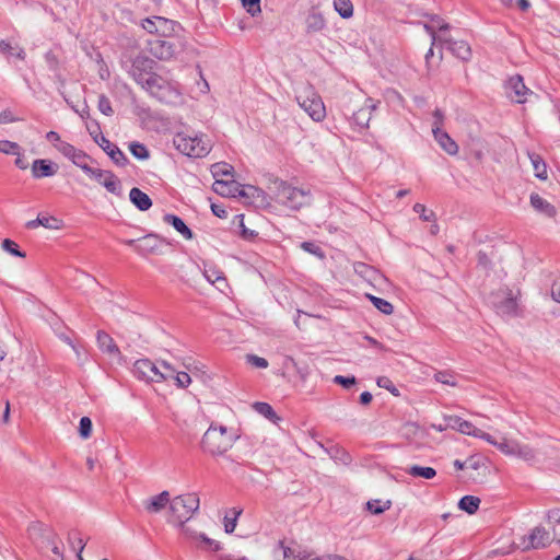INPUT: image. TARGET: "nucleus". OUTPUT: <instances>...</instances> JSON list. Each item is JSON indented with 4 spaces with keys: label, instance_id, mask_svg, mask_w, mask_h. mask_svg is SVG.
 <instances>
[{
    "label": "nucleus",
    "instance_id": "obj_1",
    "mask_svg": "<svg viewBox=\"0 0 560 560\" xmlns=\"http://www.w3.org/2000/svg\"><path fill=\"white\" fill-rule=\"evenodd\" d=\"M447 427L463 434L479 438L495 446L501 453L508 456H515L524 460H533L534 451L525 444H521L516 440L503 438L501 441L495 440L492 435L476 428L471 422L462 419L458 416H448L445 418Z\"/></svg>",
    "mask_w": 560,
    "mask_h": 560
},
{
    "label": "nucleus",
    "instance_id": "obj_2",
    "mask_svg": "<svg viewBox=\"0 0 560 560\" xmlns=\"http://www.w3.org/2000/svg\"><path fill=\"white\" fill-rule=\"evenodd\" d=\"M235 441L236 436L226 427L211 423L202 436L201 446L212 456H222L232 448Z\"/></svg>",
    "mask_w": 560,
    "mask_h": 560
},
{
    "label": "nucleus",
    "instance_id": "obj_3",
    "mask_svg": "<svg viewBox=\"0 0 560 560\" xmlns=\"http://www.w3.org/2000/svg\"><path fill=\"white\" fill-rule=\"evenodd\" d=\"M273 189L276 201L291 210H299L311 202L310 190L294 187L284 180H275Z\"/></svg>",
    "mask_w": 560,
    "mask_h": 560
},
{
    "label": "nucleus",
    "instance_id": "obj_4",
    "mask_svg": "<svg viewBox=\"0 0 560 560\" xmlns=\"http://www.w3.org/2000/svg\"><path fill=\"white\" fill-rule=\"evenodd\" d=\"M199 497L197 493H186L175 497L170 502L168 522L174 526L187 523L199 510Z\"/></svg>",
    "mask_w": 560,
    "mask_h": 560
},
{
    "label": "nucleus",
    "instance_id": "obj_5",
    "mask_svg": "<svg viewBox=\"0 0 560 560\" xmlns=\"http://www.w3.org/2000/svg\"><path fill=\"white\" fill-rule=\"evenodd\" d=\"M296 102L300 107L316 122L326 117V107L320 95L311 84H304L296 92Z\"/></svg>",
    "mask_w": 560,
    "mask_h": 560
},
{
    "label": "nucleus",
    "instance_id": "obj_6",
    "mask_svg": "<svg viewBox=\"0 0 560 560\" xmlns=\"http://www.w3.org/2000/svg\"><path fill=\"white\" fill-rule=\"evenodd\" d=\"M173 143L179 152L190 158H203L211 151V142L203 135L178 132Z\"/></svg>",
    "mask_w": 560,
    "mask_h": 560
},
{
    "label": "nucleus",
    "instance_id": "obj_7",
    "mask_svg": "<svg viewBox=\"0 0 560 560\" xmlns=\"http://www.w3.org/2000/svg\"><path fill=\"white\" fill-rule=\"evenodd\" d=\"M142 88L152 96L165 103L176 102L180 94L177 83L167 81L156 73L149 75Z\"/></svg>",
    "mask_w": 560,
    "mask_h": 560
},
{
    "label": "nucleus",
    "instance_id": "obj_8",
    "mask_svg": "<svg viewBox=\"0 0 560 560\" xmlns=\"http://www.w3.org/2000/svg\"><path fill=\"white\" fill-rule=\"evenodd\" d=\"M518 296L520 291L514 292L508 288H502L490 295V304L501 316H516L518 315Z\"/></svg>",
    "mask_w": 560,
    "mask_h": 560
},
{
    "label": "nucleus",
    "instance_id": "obj_9",
    "mask_svg": "<svg viewBox=\"0 0 560 560\" xmlns=\"http://www.w3.org/2000/svg\"><path fill=\"white\" fill-rule=\"evenodd\" d=\"M133 375L144 382L161 383L167 381L170 375L166 371L149 359H139L133 364Z\"/></svg>",
    "mask_w": 560,
    "mask_h": 560
},
{
    "label": "nucleus",
    "instance_id": "obj_10",
    "mask_svg": "<svg viewBox=\"0 0 560 560\" xmlns=\"http://www.w3.org/2000/svg\"><path fill=\"white\" fill-rule=\"evenodd\" d=\"M82 171L91 178L97 180L110 194L121 196V183L113 172L91 167L90 165H82Z\"/></svg>",
    "mask_w": 560,
    "mask_h": 560
},
{
    "label": "nucleus",
    "instance_id": "obj_11",
    "mask_svg": "<svg viewBox=\"0 0 560 560\" xmlns=\"http://www.w3.org/2000/svg\"><path fill=\"white\" fill-rule=\"evenodd\" d=\"M154 65L151 58L139 55L132 60L128 72L138 84L143 86L148 77L154 74L152 73Z\"/></svg>",
    "mask_w": 560,
    "mask_h": 560
},
{
    "label": "nucleus",
    "instance_id": "obj_12",
    "mask_svg": "<svg viewBox=\"0 0 560 560\" xmlns=\"http://www.w3.org/2000/svg\"><path fill=\"white\" fill-rule=\"evenodd\" d=\"M549 532L542 526L534 527L530 533L522 537L521 547L524 550L545 548L551 542Z\"/></svg>",
    "mask_w": 560,
    "mask_h": 560
},
{
    "label": "nucleus",
    "instance_id": "obj_13",
    "mask_svg": "<svg viewBox=\"0 0 560 560\" xmlns=\"http://www.w3.org/2000/svg\"><path fill=\"white\" fill-rule=\"evenodd\" d=\"M178 24L172 20L162 18V16H153L143 20L142 27L152 34H158L161 37H168L172 33L175 32V28Z\"/></svg>",
    "mask_w": 560,
    "mask_h": 560
},
{
    "label": "nucleus",
    "instance_id": "obj_14",
    "mask_svg": "<svg viewBox=\"0 0 560 560\" xmlns=\"http://www.w3.org/2000/svg\"><path fill=\"white\" fill-rule=\"evenodd\" d=\"M149 51L160 60H171L177 54V46L166 37L149 40Z\"/></svg>",
    "mask_w": 560,
    "mask_h": 560
},
{
    "label": "nucleus",
    "instance_id": "obj_15",
    "mask_svg": "<svg viewBox=\"0 0 560 560\" xmlns=\"http://www.w3.org/2000/svg\"><path fill=\"white\" fill-rule=\"evenodd\" d=\"M505 90L508 97L517 104L526 102V96L532 94V91L526 88L524 80L521 75L516 74L511 77L505 83Z\"/></svg>",
    "mask_w": 560,
    "mask_h": 560
},
{
    "label": "nucleus",
    "instance_id": "obj_16",
    "mask_svg": "<svg viewBox=\"0 0 560 560\" xmlns=\"http://www.w3.org/2000/svg\"><path fill=\"white\" fill-rule=\"evenodd\" d=\"M212 189L215 194L222 197H245L247 192L244 187L234 179H215L212 185Z\"/></svg>",
    "mask_w": 560,
    "mask_h": 560
},
{
    "label": "nucleus",
    "instance_id": "obj_17",
    "mask_svg": "<svg viewBox=\"0 0 560 560\" xmlns=\"http://www.w3.org/2000/svg\"><path fill=\"white\" fill-rule=\"evenodd\" d=\"M94 141L103 149V151L112 159V161L118 166H125L128 162L125 153L114 143H112L103 135L94 137Z\"/></svg>",
    "mask_w": 560,
    "mask_h": 560
},
{
    "label": "nucleus",
    "instance_id": "obj_18",
    "mask_svg": "<svg viewBox=\"0 0 560 560\" xmlns=\"http://www.w3.org/2000/svg\"><path fill=\"white\" fill-rule=\"evenodd\" d=\"M380 102L368 97L364 105L353 113L352 120L361 129L368 128L372 118V113L377 109Z\"/></svg>",
    "mask_w": 560,
    "mask_h": 560
},
{
    "label": "nucleus",
    "instance_id": "obj_19",
    "mask_svg": "<svg viewBox=\"0 0 560 560\" xmlns=\"http://www.w3.org/2000/svg\"><path fill=\"white\" fill-rule=\"evenodd\" d=\"M57 165L49 160L37 159L33 162L31 171L32 176L36 179L51 177L57 173Z\"/></svg>",
    "mask_w": 560,
    "mask_h": 560
},
{
    "label": "nucleus",
    "instance_id": "obj_20",
    "mask_svg": "<svg viewBox=\"0 0 560 560\" xmlns=\"http://www.w3.org/2000/svg\"><path fill=\"white\" fill-rule=\"evenodd\" d=\"M327 27L326 20L322 12L312 10L305 18V32L308 35L323 32Z\"/></svg>",
    "mask_w": 560,
    "mask_h": 560
},
{
    "label": "nucleus",
    "instance_id": "obj_21",
    "mask_svg": "<svg viewBox=\"0 0 560 560\" xmlns=\"http://www.w3.org/2000/svg\"><path fill=\"white\" fill-rule=\"evenodd\" d=\"M442 44L447 45V49L457 58L467 61L471 58V48L468 43L464 40H453L451 38H444Z\"/></svg>",
    "mask_w": 560,
    "mask_h": 560
},
{
    "label": "nucleus",
    "instance_id": "obj_22",
    "mask_svg": "<svg viewBox=\"0 0 560 560\" xmlns=\"http://www.w3.org/2000/svg\"><path fill=\"white\" fill-rule=\"evenodd\" d=\"M530 206L537 211L538 213L547 217V218H555L557 214L556 207L551 205L549 201L544 199L541 196H539L536 192H533L529 197Z\"/></svg>",
    "mask_w": 560,
    "mask_h": 560
},
{
    "label": "nucleus",
    "instance_id": "obj_23",
    "mask_svg": "<svg viewBox=\"0 0 560 560\" xmlns=\"http://www.w3.org/2000/svg\"><path fill=\"white\" fill-rule=\"evenodd\" d=\"M433 137L439 145L450 155H456L458 153L457 143L450 137V135L443 129L436 127L433 130Z\"/></svg>",
    "mask_w": 560,
    "mask_h": 560
},
{
    "label": "nucleus",
    "instance_id": "obj_24",
    "mask_svg": "<svg viewBox=\"0 0 560 560\" xmlns=\"http://www.w3.org/2000/svg\"><path fill=\"white\" fill-rule=\"evenodd\" d=\"M159 248L158 236L154 234H148L142 238L138 240L135 249L141 256H148L154 254Z\"/></svg>",
    "mask_w": 560,
    "mask_h": 560
},
{
    "label": "nucleus",
    "instance_id": "obj_25",
    "mask_svg": "<svg viewBox=\"0 0 560 560\" xmlns=\"http://www.w3.org/2000/svg\"><path fill=\"white\" fill-rule=\"evenodd\" d=\"M272 556L275 560H303V556L299 550L285 546L283 541H279L276 545Z\"/></svg>",
    "mask_w": 560,
    "mask_h": 560
},
{
    "label": "nucleus",
    "instance_id": "obj_26",
    "mask_svg": "<svg viewBox=\"0 0 560 560\" xmlns=\"http://www.w3.org/2000/svg\"><path fill=\"white\" fill-rule=\"evenodd\" d=\"M170 502H171V500H170L168 491H162L161 493L149 498L144 502V508L150 513H159Z\"/></svg>",
    "mask_w": 560,
    "mask_h": 560
},
{
    "label": "nucleus",
    "instance_id": "obj_27",
    "mask_svg": "<svg viewBox=\"0 0 560 560\" xmlns=\"http://www.w3.org/2000/svg\"><path fill=\"white\" fill-rule=\"evenodd\" d=\"M161 366L170 375V378H174L177 387L186 388L191 383V377L186 372H176L175 369L166 361H161Z\"/></svg>",
    "mask_w": 560,
    "mask_h": 560
},
{
    "label": "nucleus",
    "instance_id": "obj_28",
    "mask_svg": "<svg viewBox=\"0 0 560 560\" xmlns=\"http://www.w3.org/2000/svg\"><path fill=\"white\" fill-rule=\"evenodd\" d=\"M97 345L103 352L109 355L117 357L120 354V351L114 339L105 331L97 332Z\"/></svg>",
    "mask_w": 560,
    "mask_h": 560
},
{
    "label": "nucleus",
    "instance_id": "obj_29",
    "mask_svg": "<svg viewBox=\"0 0 560 560\" xmlns=\"http://www.w3.org/2000/svg\"><path fill=\"white\" fill-rule=\"evenodd\" d=\"M130 201L140 210L147 211L151 208L152 201L150 197L141 189L133 187L129 192Z\"/></svg>",
    "mask_w": 560,
    "mask_h": 560
},
{
    "label": "nucleus",
    "instance_id": "obj_30",
    "mask_svg": "<svg viewBox=\"0 0 560 560\" xmlns=\"http://www.w3.org/2000/svg\"><path fill=\"white\" fill-rule=\"evenodd\" d=\"M164 222L172 225L185 240L192 238L191 230L185 224V222L175 214H165L163 218Z\"/></svg>",
    "mask_w": 560,
    "mask_h": 560
},
{
    "label": "nucleus",
    "instance_id": "obj_31",
    "mask_svg": "<svg viewBox=\"0 0 560 560\" xmlns=\"http://www.w3.org/2000/svg\"><path fill=\"white\" fill-rule=\"evenodd\" d=\"M527 156L530 160L535 176L540 180H546L548 178V171L544 159L539 154L529 151L527 152Z\"/></svg>",
    "mask_w": 560,
    "mask_h": 560
},
{
    "label": "nucleus",
    "instance_id": "obj_32",
    "mask_svg": "<svg viewBox=\"0 0 560 560\" xmlns=\"http://www.w3.org/2000/svg\"><path fill=\"white\" fill-rule=\"evenodd\" d=\"M38 226H44L50 230H57L60 228V220L55 217L38 215L35 220H31L26 223L27 229H36Z\"/></svg>",
    "mask_w": 560,
    "mask_h": 560
},
{
    "label": "nucleus",
    "instance_id": "obj_33",
    "mask_svg": "<svg viewBox=\"0 0 560 560\" xmlns=\"http://www.w3.org/2000/svg\"><path fill=\"white\" fill-rule=\"evenodd\" d=\"M203 276L210 283H225L223 272L212 264L203 265Z\"/></svg>",
    "mask_w": 560,
    "mask_h": 560
},
{
    "label": "nucleus",
    "instance_id": "obj_34",
    "mask_svg": "<svg viewBox=\"0 0 560 560\" xmlns=\"http://www.w3.org/2000/svg\"><path fill=\"white\" fill-rule=\"evenodd\" d=\"M332 4L340 18L350 19L353 16L354 9L351 0H334Z\"/></svg>",
    "mask_w": 560,
    "mask_h": 560
},
{
    "label": "nucleus",
    "instance_id": "obj_35",
    "mask_svg": "<svg viewBox=\"0 0 560 560\" xmlns=\"http://www.w3.org/2000/svg\"><path fill=\"white\" fill-rule=\"evenodd\" d=\"M406 472L412 477H420L424 479H432L436 476V470L432 467H422L412 465L406 469Z\"/></svg>",
    "mask_w": 560,
    "mask_h": 560
},
{
    "label": "nucleus",
    "instance_id": "obj_36",
    "mask_svg": "<svg viewBox=\"0 0 560 560\" xmlns=\"http://www.w3.org/2000/svg\"><path fill=\"white\" fill-rule=\"evenodd\" d=\"M402 435L410 441H417L424 436V430L415 422H408L402 427Z\"/></svg>",
    "mask_w": 560,
    "mask_h": 560
},
{
    "label": "nucleus",
    "instance_id": "obj_37",
    "mask_svg": "<svg viewBox=\"0 0 560 560\" xmlns=\"http://www.w3.org/2000/svg\"><path fill=\"white\" fill-rule=\"evenodd\" d=\"M479 504L480 499L474 495H465L458 502L459 509L468 514H474L478 510Z\"/></svg>",
    "mask_w": 560,
    "mask_h": 560
},
{
    "label": "nucleus",
    "instance_id": "obj_38",
    "mask_svg": "<svg viewBox=\"0 0 560 560\" xmlns=\"http://www.w3.org/2000/svg\"><path fill=\"white\" fill-rule=\"evenodd\" d=\"M211 174L215 179H222L223 176H232L233 175V166L225 163L219 162L211 165Z\"/></svg>",
    "mask_w": 560,
    "mask_h": 560
},
{
    "label": "nucleus",
    "instance_id": "obj_39",
    "mask_svg": "<svg viewBox=\"0 0 560 560\" xmlns=\"http://www.w3.org/2000/svg\"><path fill=\"white\" fill-rule=\"evenodd\" d=\"M287 362H291L292 369L295 371L296 375L302 382H306L311 370L307 364H301L296 360H294L292 357H287Z\"/></svg>",
    "mask_w": 560,
    "mask_h": 560
},
{
    "label": "nucleus",
    "instance_id": "obj_40",
    "mask_svg": "<svg viewBox=\"0 0 560 560\" xmlns=\"http://www.w3.org/2000/svg\"><path fill=\"white\" fill-rule=\"evenodd\" d=\"M368 298L370 299V301L372 302V304L380 311L382 312L383 314L385 315H390L393 314L394 312V306L392 303H389L388 301L384 300V299H381V298H377V296H374V295H371V294H368Z\"/></svg>",
    "mask_w": 560,
    "mask_h": 560
},
{
    "label": "nucleus",
    "instance_id": "obj_41",
    "mask_svg": "<svg viewBox=\"0 0 560 560\" xmlns=\"http://www.w3.org/2000/svg\"><path fill=\"white\" fill-rule=\"evenodd\" d=\"M197 547L203 550L219 551L221 549V544L214 539L209 538L207 535L202 534L197 539Z\"/></svg>",
    "mask_w": 560,
    "mask_h": 560
},
{
    "label": "nucleus",
    "instance_id": "obj_42",
    "mask_svg": "<svg viewBox=\"0 0 560 560\" xmlns=\"http://www.w3.org/2000/svg\"><path fill=\"white\" fill-rule=\"evenodd\" d=\"M22 148L18 142L0 140V153L5 155H21Z\"/></svg>",
    "mask_w": 560,
    "mask_h": 560
},
{
    "label": "nucleus",
    "instance_id": "obj_43",
    "mask_svg": "<svg viewBox=\"0 0 560 560\" xmlns=\"http://www.w3.org/2000/svg\"><path fill=\"white\" fill-rule=\"evenodd\" d=\"M244 10L255 18L261 13V0H240Z\"/></svg>",
    "mask_w": 560,
    "mask_h": 560
},
{
    "label": "nucleus",
    "instance_id": "obj_44",
    "mask_svg": "<svg viewBox=\"0 0 560 560\" xmlns=\"http://www.w3.org/2000/svg\"><path fill=\"white\" fill-rule=\"evenodd\" d=\"M129 151L138 160L143 161V160L149 159V156H150L149 150L147 149V147L139 142H131L129 144Z\"/></svg>",
    "mask_w": 560,
    "mask_h": 560
},
{
    "label": "nucleus",
    "instance_id": "obj_45",
    "mask_svg": "<svg viewBox=\"0 0 560 560\" xmlns=\"http://www.w3.org/2000/svg\"><path fill=\"white\" fill-rule=\"evenodd\" d=\"M368 510L372 514H381L390 508V501L382 502L380 500H372L366 503Z\"/></svg>",
    "mask_w": 560,
    "mask_h": 560
},
{
    "label": "nucleus",
    "instance_id": "obj_46",
    "mask_svg": "<svg viewBox=\"0 0 560 560\" xmlns=\"http://www.w3.org/2000/svg\"><path fill=\"white\" fill-rule=\"evenodd\" d=\"M254 408L258 413L262 415L265 418L269 420H273L275 418H277L273 408L267 402H256L254 405Z\"/></svg>",
    "mask_w": 560,
    "mask_h": 560
},
{
    "label": "nucleus",
    "instance_id": "obj_47",
    "mask_svg": "<svg viewBox=\"0 0 560 560\" xmlns=\"http://www.w3.org/2000/svg\"><path fill=\"white\" fill-rule=\"evenodd\" d=\"M231 514L232 516H230L229 514L224 516V530L228 534H231L235 529L237 524V517L241 514V511L233 510L231 511Z\"/></svg>",
    "mask_w": 560,
    "mask_h": 560
},
{
    "label": "nucleus",
    "instance_id": "obj_48",
    "mask_svg": "<svg viewBox=\"0 0 560 560\" xmlns=\"http://www.w3.org/2000/svg\"><path fill=\"white\" fill-rule=\"evenodd\" d=\"M55 148L67 159H71L77 152V148L71 143L63 141L62 143H56Z\"/></svg>",
    "mask_w": 560,
    "mask_h": 560
},
{
    "label": "nucleus",
    "instance_id": "obj_49",
    "mask_svg": "<svg viewBox=\"0 0 560 560\" xmlns=\"http://www.w3.org/2000/svg\"><path fill=\"white\" fill-rule=\"evenodd\" d=\"M79 432L82 439H89L92 433V421L89 417H82L80 420Z\"/></svg>",
    "mask_w": 560,
    "mask_h": 560
},
{
    "label": "nucleus",
    "instance_id": "obj_50",
    "mask_svg": "<svg viewBox=\"0 0 560 560\" xmlns=\"http://www.w3.org/2000/svg\"><path fill=\"white\" fill-rule=\"evenodd\" d=\"M245 360L246 363L257 369H266L269 365L265 358L258 357L256 354H246Z\"/></svg>",
    "mask_w": 560,
    "mask_h": 560
},
{
    "label": "nucleus",
    "instance_id": "obj_51",
    "mask_svg": "<svg viewBox=\"0 0 560 560\" xmlns=\"http://www.w3.org/2000/svg\"><path fill=\"white\" fill-rule=\"evenodd\" d=\"M89 160H91L90 155L80 149H78L74 155L70 159V161L81 170L82 165H89Z\"/></svg>",
    "mask_w": 560,
    "mask_h": 560
},
{
    "label": "nucleus",
    "instance_id": "obj_52",
    "mask_svg": "<svg viewBox=\"0 0 560 560\" xmlns=\"http://www.w3.org/2000/svg\"><path fill=\"white\" fill-rule=\"evenodd\" d=\"M2 248L3 250L10 253L11 255L13 256H16V257H25V254L22 253L19 248H18V245L15 242H13L12 240H9V238H5L3 242H2Z\"/></svg>",
    "mask_w": 560,
    "mask_h": 560
},
{
    "label": "nucleus",
    "instance_id": "obj_53",
    "mask_svg": "<svg viewBox=\"0 0 560 560\" xmlns=\"http://www.w3.org/2000/svg\"><path fill=\"white\" fill-rule=\"evenodd\" d=\"M97 107L100 112L106 116H112L114 113L110 101L106 95H100Z\"/></svg>",
    "mask_w": 560,
    "mask_h": 560
},
{
    "label": "nucleus",
    "instance_id": "obj_54",
    "mask_svg": "<svg viewBox=\"0 0 560 560\" xmlns=\"http://www.w3.org/2000/svg\"><path fill=\"white\" fill-rule=\"evenodd\" d=\"M177 527L187 539L192 541H197L201 535V533L197 532L195 528H192V526L187 525L186 523H183V525H178Z\"/></svg>",
    "mask_w": 560,
    "mask_h": 560
},
{
    "label": "nucleus",
    "instance_id": "obj_55",
    "mask_svg": "<svg viewBox=\"0 0 560 560\" xmlns=\"http://www.w3.org/2000/svg\"><path fill=\"white\" fill-rule=\"evenodd\" d=\"M21 120L22 118L15 116L10 108H5L0 113V125H8Z\"/></svg>",
    "mask_w": 560,
    "mask_h": 560
},
{
    "label": "nucleus",
    "instance_id": "obj_56",
    "mask_svg": "<svg viewBox=\"0 0 560 560\" xmlns=\"http://www.w3.org/2000/svg\"><path fill=\"white\" fill-rule=\"evenodd\" d=\"M238 222H240V228H241V236L246 240V241H252L256 237L257 233L254 231V230H249L245 226L244 224V215L241 214V215H237L236 217Z\"/></svg>",
    "mask_w": 560,
    "mask_h": 560
},
{
    "label": "nucleus",
    "instance_id": "obj_57",
    "mask_svg": "<svg viewBox=\"0 0 560 560\" xmlns=\"http://www.w3.org/2000/svg\"><path fill=\"white\" fill-rule=\"evenodd\" d=\"M413 211L418 213L423 221H432L434 219L433 211H429L422 203H416Z\"/></svg>",
    "mask_w": 560,
    "mask_h": 560
},
{
    "label": "nucleus",
    "instance_id": "obj_58",
    "mask_svg": "<svg viewBox=\"0 0 560 560\" xmlns=\"http://www.w3.org/2000/svg\"><path fill=\"white\" fill-rule=\"evenodd\" d=\"M425 32L431 36L432 46H434L436 43L442 44L444 37L438 36L435 31V24H431V22L425 23L423 25Z\"/></svg>",
    "mask_w": 560,
    "mask_h": 560
},
{
    "label": "nucleus",
    "instance_id": "obj_59",
    "mask_svg": "<svg viewBox=\"0 0 560 560\" xmlns=\"http://www.w3.org/2000/svg\"><path fill=\"white\" fill-rule=\"evenodd\" d=\"M332 381L335 384L341 385L345 388L351 387L357 382L354 376H342V375H336Z\"/></svg>",
    "mask_w": 560,
    "mask_h": 560
},
{
    "label": "nucleus",
    "instance_id": "obj_60",
    "mask_svg": "<svg viewBox=\"0 0 560 560\" xmlns=\"http://www.w3.org/2000/svg\"><path fill=\"white\" fill-rule=\"evenodd\" d=\"M434 377L438 382H440L442 384L450 385V386H456L454 376L446 372H438Z\"/></svg>",
    "mask_w": 560,
    "mask_h": 560
},
{
    "label": "nucleus",
    "instance_id": "obj_61",
    "mask_svg": "<svg viewBox=\"0 0 560 560\" xmlns=\"http://www.w3.org/2000/svg\"><path fill=\"white\" fill-rule=\"evenodd\" d=\"M301 247H302L305 252H307V253H311V254H313V255H315V256H318V257H323V252H322V249H320L317 245H315L314 243H312V242H303V243L301 244Z\"/></svg>",
    "mask_w": 560,
    "mask_h": 560
},
{
    "label": "nucleus",
    "instance_id": "obj_62",
    "mask_svg": "<svg viewBox=\"0 0 560 560\" xmlns=\"http://www.w3.org/2000/svg\"><path fill=\"white\" fill-rule=\"evenodd\" d=\"M443 122H444V114H443V112L441 109L436 108L433 112L432 131L435 130L436 127L439 129H442Z\"/></svg>",
    "mask_w": 560,
    "mask_h": 560
},
{
    "label": "nucleus",
    "instance_id": "obj_63",
    "mask_svg": "<svg viewBox=\"0 0 560 560\" xmlns=\"http://www.w3.org/2000/svg\"><path fill=\"white\" fill-rule=\"evenodd\" d=\"M430 22L431 24H435V31H447L450 28V25L438 15L431 16Z\"/></svg>",
    "mask_w": 560,
    "mask_h": 560
},
{
    "label": "nucleus",
    "instance_id": "obj_64",
    "mask_svg": "<svg viewBox=\"0 0 560 560\" xmlns=\"http://www.w3.org/2000/svg\"><path fill=\"white\" fill-rule=\"evenodd\" d=\"M551 295L556 302L560 303V278L555 280L551 288Z\"/></svg>",
    "mask_w": 560,
    "mask_h": 560
}]
</instances>
